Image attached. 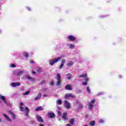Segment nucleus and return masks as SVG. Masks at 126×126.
<instances>
[{
    "mask_svg": "<svg viewBox=\"0 0 126 126\" xmlns=\"http://www.w3.org/2000/svg\"><path fill=\"white\" fill-rule=\"evenodd\" d=\"M41 97H42V94L41 93H39L38 95L34 98V100L38 101V100H39Z\"/></svg>",
    "mask_w": 126,
    "mask_h": 126,
    "instance_id": "obj_15",
    "label": "nucleus"
},
{
    "mask_svg": "<svg viewBox=\"0 0 126 126\" xmlns=\"http://www.w3.org/2000/svg\"><path fill=\"white\" fill-rule=\"evenodd\" d=\"M49 95L47 94H44L43 95V97H48Z\"/></svg>",
    "mask_w": 126,
    "mask_h": 126,
    "instance_id": "obj_42",
    "label": "nucleus"
},
{
    "mask_svg": "<svg viewBox=\"0 0 126 126\" xmlns=\"http://www.w3.org/2000/svg\"><path fill=\"white\" fill-rule=\"evenodd\" d=\"M23 73H24V71H23V70L14 71L15 75H17L18 76H20V75H22Z\"/></svg>",
    "mask_w": 126,
    "mask_h": 126,
    "instance_id": "obj_9",
    "label": "nucleus"
},
{
    "mask_svg": "<svg viewBox=\"0 0 126 126\" xmlns=\"http://www.w3.org/2000/svg\"><path fill=\"white\" fill-rule=\"evenodd\" d=\"M64 106L66 109H70L71 108V106L70 105V103L69 102L65 100L64 102Z\"/></svg>",
    "mask_w": 126,
    "mask_h": 126,
    "instance_id": "obj_5",
    "label": "nucleus"
},
{
    "mask_svg": "<svg viewBox=\"0 0 126 126\" xmlns=\"http://www.w3.org/2000/svg\"><path fill=\"white\" fill-rule=\"evenodd\" d=\"M69 123L71 126H73V124H74V119H71L69 120Z\"/></svg>",
    "mask_w": 126,
    "mask_h": 126,
    "instance_id": "obj_24",
    "label": "nucleus"
},
{
    "mask_svg": "<svg viewBox=\"0 0 126 126\" xmlns=\"http://www.w3.org/2000/svg\"><path fill=\"white\" fill-rule=\"evenodd\" d=\"M122 77V76H119V78H121Z\"/></svg>",
    "mask_w": 126,
    "mask_h": 126,
    "instance_id": "obj_51",
    "label": "nucleus"
},
{
    "mask_svg": "<svg viewBox=\"0 0 126 126\" xmlns=\"http://www.w3.org/2000/svg\"><path fill=\"white\" fill-rule=\"evenodd\" d=\"M65 99H69V98H74V95L72 94H66L64 96Z\"/></svg>",
    "mask_w": 126,
    "mask_h": 126,
    "instance_id": "obj_11",
    "label": "nucleus"
},
{
    "mask_svg": "<svg viewBox=\"0 0 126 126\" xmlns=\"http://www.w3.org/2000/svg\"><path fill=\"white\" fill-rule=\"evenodd\" d=\"M8 113H9V114H10V115H11L12 119H13V120H14V119H16V115H15V114H14V113H12V112H11V111H9Z\"/></svg>",
    "mask_w": 126,
    "mask_h": 126,
    "instance_id": "obj_17",
    "label": "nucleus"
},
{
    "mask_svg": "<svg viewBox=\"0 0 126 126\" xmlns=\"http://www.w3.org/2000/svg\"><path fill=\"white\" fill-rule=\"evenodd\" d=\"M87 82H88V81H85V82H83V85L84 86H87Z\"/></svg>",
    "mask_w": 126,
    "mask_h": 126,
    "instance_id": "obj_31",
    "label": "nucleus"
},
{
    "mask_svg": "<svg viewBox=\"0 0 126 126\" xmlns=\"http://www.w3.org/2000/svg\"><path fill=\"white\" fill-rule=\"evenodd\" d=\"M39 126H44V125L40 124V125H39Z\"/></svg>",
    "mask_w": 126,
    "mask_h": 126,
    "instance_id": "obj_48",
    "label": "nucleus"
},
{
    "mask_svg": "<svg viewBox=\"0 0 126 126\" xmlns=\"http://www.w3.org/2000/svg\"><path fill=\"white\" fill-rule=\"evenodd\" d=\"M45 83H46V81H45V80H43V81L41 82V85L45 84Z\"/></svg>",
    "mask_w": 126,
    "mask_h": 126,
    "instance_id": "obj_38",
    "label": "nucleus"
},
{
    "mask_svg": "<svg viewBox=\"0 0 126 126\" xmlns=\"http://www.w3.org/2000/svg\"><path fill=\"white\" fill-rule=\"evenodd\" d=\"M10 67H16V65H15V64H10Z\"/></svg>",
    "mask_w": 126,
    "mask_h": 126,
    "instance_id": "obj_32",
    "label": "nucleus"
},
{
    "mask_svg": "<svg viewBox=\"0 0 126 126\" xmlns=\"http://www.w3.org/2000/svg\"><path fill=\"white\" fill-rule=\"evenodd\" d=\"M32 74H36V72L33 71H32Z\"/></svg>",
    "mask_w": 126,
    "mask_h": 126,
    "instance_id": "obj_44",
    "label": "nucleus"
},
{
    "mask_svg": "<svg viewBox=\"0 0 126 126\" xmlns=\"http://www.w3.org/2000/svg\"><path fill=\"white\" fill-rule=\"evenodd\" d=\"M66 78L67 80H70L71 79V74L68 73L66 75Z\"/></svg>",
    "mask_w": 126,
    "mask_h": 126,
    "instance_id": "obj_20",
    "label": "nucleus"
},
{
    "mask_svg": "<svg viewBox=\"0 0 126 126\" xmlns=\"http://www.w3.org/2000/svg\"><path fill=\"white\" fill-rule=\"evenodd\" d=\"M63 120H64L65 121L67 120V113H64L63 114Z\"/></svg>",
    "mask_w": 126,
    "mask_h": 126,
    "instance_id": "obj_16",
    "label": "nucleus"
},
{
    "mask_svg": "<svg viewBox=\"0 0 126 126\" xmlns=\"http://www.w3.org/2000/svg\"><path fill=\"white\" fill-rule=\"evenodd\" d=\"M58 114L59 116H62V112H61L60 111H58Z\"/></svg>",
    "mask_w": 126,
    "mask_h": 126,
    "instance_id": "obj_40",
    "label": "nucleus"
},
{
    "mask_svg": "<svg viewBox=\"0 0 126 126\" xmlns=\"http://www.w3.org/2000/svg\"><path fill=\"white\" fill-rule=\"evenodd\" d=\"M2 116L4 117V119L6 120L8 122H10V123H11L12 122V120L8 116V115H6V114H3Z\"/></svg>",
    "mask_w": 126,
    "mask_h": 126,
    "instance_id": "obj_7",
    "label": "nucleus"
},
{
    "mask_svg": "<svg viewBox=\"0 0 126 126\" xmlns=\"http://www.w3.org/2000/svg\"><path fill=\"white\" fill-rule=\"evenodd\" d=\"M0 123H3L2 120H1V118H0Z\"/></svg>",
    "mask_w": 126,
    "mask_h": 126,
    "instance_id": "obj_45",
    "label": "nucleus"
},
{
    "mask_svg": "<svg viewBox=\"0 0 126 126\" xmlns=\"http://www.w3.org/2000/svg\"><path fill=\"white\" fill-rule=\"evenodd\" d=\"M57 82L56 83V85L57 86H60V85H61V74L60 73L57 74Z\"/></svg>",
    "mask_w": 126,
    "mask_h": 126,
    "instance_id": "obj_3",
    "label": "nucleus"
},
{
    "mask_svg": "<svg viewBox=\"0 0 126 126\" xmlns=\"http://www.w3.org/2000/svg\"><path fill=\"white\" fill-rule=\"evenodd\" d=\"M36 120L38 121V122H39L40 123H43L44 122V120H43V118L39 115L36 116Z\"/></svg>",
    "mask_w": 126,
    "mask_h": 126,
    "instance_id": "obj_13",
    "label": "nucleus"
},
{
    "mask_svg": "<svg viewBox=\"0 0 126 126\" xmlns=\"http://www.w3.org/2000/svg\"><path fill=\"white\" fill-rule=\"evenodd\" d=\"M30 63H34V61H31Z\"/></svg>",
    "mask_w": 126,
    "mask_h": 126,
    "instance_id": "obj_43",
    "label": "nucleus"
},
{
    "mask_svg": "<svg viewBox=\"0 0 126 126\" xmlns=\"http://www.w3.org/2000/svg\"><path fill=\"white\" fill-rule=\"evenodd\" d=\"M21 85V84L19 82H14V83H12L10 84V86L12 87H17L18 86H20Z\"/></svg>",
    "mask_w": 126,
    "mask_h": 126,
    "instance_id": "obj_8",
    "label": "nucleus"
},
{
    "mask_svg": "<svg viewBox=\"0 0 126 126\" xmlns=\"http://www.w3.org/2000/svg\"><path fill=\"white\" fill-rule=\"evenodd\" d=\"M0 99L2 101V102H3V103H4L6 104H7V102L6 101V98H5V96L1 94H0Z\"/></svg>",
    "mask_w": 126,
    "mask_h": 126,
    "instance_id": "obj_10",
    "label": "nucleus"
},
{
    "mask_svg": "<svg viewBox=\"0 0 126 126\" xmlns=\"http://www.w3.org/2000/svg\"><path fill=\"white\" fill-rule=\"evenodd\" d=\"M26 8L27 10H29V11H31V8L29 7H26Z\"/></svg>",
    "mask_w": 126,
    "mask_h": 126,
    "instance_id": "obj_37",
    "label": "nucleus"
},
{
    "mask_svg": "<svg viewBox=\"0 0 126 126\" xmlns=\"http://www.w3.org/2000/svg\"><path fill=\"white\" fill-rule=\"evenodd\" d=\"M79 77L81 78H84L85 81H89V78L88 77L87 74H83L79 76Z\"/></svg>",
    "mask_w": 126,
    "mask_h": 126,
    "instance_id": "obj_6",
    "label": "nucleus"
},
{
    "mask_svg": "<svg viewBox=\"0 0 126 126\" xmlns=\"http://www.w3.org/2000/svg\"><path fill=\"white\" fill-rule=\"evenodd\" d=\"M0 9H1V6L0 5Z\"/></svg>",
    "mask_w": 126,
    "mask_h": 126,
    "instance_id": "obj_50",
    "label": "nucleus"
},
{
    "mask_svg": "<svg viewBox=\"0 0 126 126\" xmlns=\"http://www.w3.org/2000/svg\"><path fill=\"white\" fill-rule=\"evenodd\" d=\"M24 104H23V102H21L20 103V107H23Z\"/></svg>",
    "mask_w": 126,
    "mask_h": 126,
    "instance_id": "obj_39",
    "label": "nucleus"
},
{
    "mask_svg": "<svg viewBox=\"0 0 126 126\" xmlns=\"http://www.w3.org/2000/svg\"><path fill=\"white\" fill-rule=\"evenodd\" d=\"M65 88L66 90H72V87L69 85H67Z\"/></svg>",
    "mask_w": 126,
    "mask_h": 126,
    "instance_id": "obj_21",
    "label": "nucleus"
},
{
    "mask_svg": "<svg viewBox=\"0 0 126 126\" xmlns=\"http://www.w3.org/2000/svg\"><path fill=\"white\" fill-rule=\"evenodd\" d=\"M66 126H71V125L70 124H67Z\"/></svg>",
    "mask_w": 126,
    "mask_h": 126,
    "instance_id": "obj_47",
    "label": "nucleus"
},
{
    "mask_svg": "<svg viewBox=\"0 0 126 126\" xmlns=\"http://www.w3.org/2000/svg\"><path fill=\"white\" fill-rule=\"evenodd\" d=\"M65 63V59H63L62 60V61L61 62V63L59 66V69H62L63 67V65Z\"/></svg>",
    "mask_w": 126,
    "mask_h": 126,
    "instance_id": "obj_12",
    "label": "nucleus"
},
{
    "mask_svg": "<svg viewBox=\"0 0 126 126\" xmlns=\"http://www.w3.org/2000/svg\"><path fill=\"white\" fill-rule=\"evenodd\" d=\"M103 94V93H100L98 94V95H102Z\"/></svg>",
    "mask_w": 126,
    "mask_h": 126,
    "instance_id": "obj_46",
    "label": "nucleus"
},
{
    "mask_svg": "<svg viewBox=\"0 0 126 126\" xmlns=\"http://www.w3.org/2000/svg\"><path fill=\"white\" fill-rule=\"evenodd\" d=\"M87 91L89 94H91V90H90V88H89V87H87Z\"/></svg>",
    "mask_w": 126,
    "mask_h": 126,
    "instance_id": "obj_27",
    "label": "nucleus"
},
{
    "mask_svg": "<svg viewBox=\"0 0 126 126\" xmlns=\"http://www.w3.org/2000/svg\"><path fill=\"white\" fill-rule=\"evenodd\" d=\"M24 78L25 79H28L30 81H31L32 82H34L35 81V78L32 77L31 76L28 75H25L24 76Z\"/></svg>",
    "mask_w": 126,
    "mask_h": 126,
    "instance_id": "obj_2",
    "label": "nucleus"
},
{
    "mask_svg": "<svg viewBox=\"0 0 126 126\" xmlns=\"http://www.w3.org/2000/svg\"><path fill=\"white\" fill-rule=\"evenodd\" d=\"M35 111H36V112H38V111H44V108L41 106H38V107L35 108Z\"/></svg>",
    "mask_w": 126,
    "mask_h": 126,
    "instance_id": "obj_18",
    "label": "nucleus"
},
{
    "mask_svg": "<svg viewBox=\"0 0 126 126\" xmlns=\"http://www.w3.org/2000/svg\"><path fill=\"white\" fill-rule=\"evenodd\" d=\"M30 93V91H28L26 93H23V95H29V94Z\"/></svg>",
    "mask_w": 126,
    "mask_h": 126,
    "instance_id": "obj_30",
    "label": "nucleus"
},
{
    "mask_svg": "<svg viewBox=\"0 0 126 126\" xmlns=\"http://www.w3.org/2000/svg\"><path fill=\"white\" fill-rule=\"evenodd\" d=\"M25 110L26 116H27L28 117V113H29V109L28 108V107H26Z\"/></svg>",
    "mask_w": 126,
    "mask_h": 126,
    "instance_id": "obj_25",
    "label": "nucleus"
},
{
    "mask_svg": "<svg viewBox=\"0 0 126 126\" xmlns=\"http://www.w3.org/2000/svg\"><path fill=\"white\" fill-rule=\"evenodd\" d=\"M20 110L21 112H24V111H25V108L23 106H20Z\"/></svg>",
    "mask_w": 126,
    "mask_h": 126,
    "instance_id": "obj_28",
    "label": "nucleus"
},
{
    "mask_svg": "<svg viewBox=\"0 0 126 126\" xmlns=\"http://www.w3.org/2000/svg\"><path fill=\"white\" fill-rule=\"evenodd\" d=\"M93 104L91 103V102H89L88 105L89 109L92 110L93 109Z\"/></svg>",
    "mask_w": 126,
    "mask_h": 126,
    "instance_id": "obj_22",
    "label": "nucleus"
},
{
    "mask_svg": "<svg viewBox=\"0 0 126 126\" xmlns=\"http://www.w3.org/2000/svg\"><path fill=\"white\" fill-rule=\"evenodd\" d=\"M95 124H96V122L94 121L91 122L90 123V125L91 126H95Z\"/></svg>",
    "mask_w": 126,
    "mask_h": 126,
    "instance_id": "obj_29",
    "label": "nucleus"
},
{
    "mask_svg": "<svg viewBox=\"0 0 126 126\" xmlns=\"http://www.w3.org/2000/svg\"><path fill=\"white\" fill-rule=\"evenodd\" d=\"M104 122H105L104 119H100L99 120V123H100L101 124H103L104 123Z\"/></svg>",
    "mask_w": 126,
    "mask_h": 126,
    "instance_id": "obj_34",
    "label": "nucleus"
},
{
    "mask_svg": "<svg viewBox=\"0 0 126 126\" xmlns=\"http://www.w3.org/2000/svg\"><path fill=\"white\" fill-rule=\"evenodd\" d=\"M61 60H62V57L51 59L49 60V63L50 65L53 66L56 63H59Z\"/></svg>",
    "mask_w": 126,
    "mask_h": 126,
    "instance_id": "obj_1",
    "label": "nucleus"
},
{
    "mask_svg": "<svg viewBox=\"0 0 126 126\" xmlns=\"http://www.w3.org/2000/svg\"><path fill=\"white\" fill-rule=\"evenodd\" d=\"M79 109H82V108L83 107L82 104H79Z\"/></svg>",
    "mask_w": 126,
    "mask_h": 126,
    "instance_id": "obj_41",
    "label": "nucleus"
},
{
    "mask_svg": "<svg viewBox=\"0 0 126 126\" xmlns=\"http://www.w3.org/2000/svg\"><path fill=\"white\" fill-rule=\"evenodd\" d=\"M71 65H73V61H69L67 63V66H71Z\"/></svg>",
    "mask_w": 126,
    "mask_h": 126,
    "instance_id": "obj_23",
    "label": "nucleus"
},
{
    "mask_svg": "<svg viewBox=\"0 0 126 126\" xmlns=\"http://www.w3.org/2000/svg\"><path fill=\"white\" fill-rule=\"evenodd\" d=\"M23 56H24V57H25V58H27V59H28L29 54H28V52H24L23 53Z\"/></svg>",
    "mask_w": 126,
    "mask_h": 126,
    "instance_id": "obj_26",
    "label": "nucleus"
},
{
    "mask_svg": "<svg viewBox=\"0 0 126 126\" xmlns=\"http://www.w3.org/2000/svg\"><path fill=\"white\" fill-rule=\"evenodd\" d=\"M48 116L49 118H51V119H55V118H56V115H55L53 112L49 113Z\"/></svg>",
    "mask_w": 126,
    "mask_h": 126,
    "instance_id": "obj_14",
    "label": "nucleus"
},
{
    "mask_svg": "<svg viewBox=\"0 0 126 126\" xmlns=\"http://www.w3.org/2000/svg\"><path fill=\"white\" fill-rule=\"evenodd\" d=\"M57 103L58 105H62V100L61 99H59Z\"/></svg>",
    "mask_w": 126,
    "mask_h": 126,
    "instance_id": "obj_33",
    "label": "nucleus"
},
{
    "mask_svg": "<svg viewBox=\"0 0 126 126\" xmlns=\"http://www.w3.org/2000/svg\"><path fill=\"white\" fill-rule=\"evenodd\" d=\"M87 126V125H85V126Z\"/></svg>",
    "mask_w": 126,
    "mask_h": 126,
    "instance_id": "obj_52",
    "label": "nucleus"
},
{
    "mask_svg": "<svg viewBox=\"0 0 126 126\" xmlns=\"http://www.w3.org/2000/svg\"><path fill=\"white\" fill-rule=\"evenodd\" d=\"M94 103H95V99H94L91 100V104H94Z\"/></svg>",
    "mask_w": 126,
    "mask_h": 126,
    "instance_id": "obj_35",
    "label": "nucleus"
},
{
    "mask_svg": "<svg viewBox=\"0 0 126 126\" xmlns=\"http://www.w3.org/2000/svg\"><path fill=\"white\" fill-rule=\"evenodd\" d=\"M67 46L68 47V48H69V49H74V48H75V45L71 43L68 44L67 45Z\"/></svg>",
    "mask_w": 126,
    "mask_h": 126,
    "instance_id": "obj_19",
    "label": "nucleus"
},
{
    "mask_svg": "<svg viewBox=\"0 0 126 126\" xmlns=\"http://www.w3.org/2000/svg\"><path fill=\"white\" fill-rule=\"evenodd\" d=\"M50 85L53 86L54 85V82L53 81H50L49 83Z\"/></svg>",
    "mask_w": 126,
    "mask_h": 126,
    "instance_id": "obj_36",
    "label": "nucleus"
},
{
    "mask_svg": "<svg viewBox=\"0 0 126 126\" xmlns=\"http://www.w3.org/2000/svg\"><path fill=\"white\" fill-rule=\"evenodd\" d=\"M1 32H2L1 30H0V33H1Z\"/></svg>",
    "mask_w": 126,
    "mask_h": 126,
    "instance_id": "obj_49",
    "label": "nucleus"
},
{
    "mask_svg": "<svg viewBox=\"0 0 126 126\" xmlns=\"http://www.w3.org/2000/svg\"><path fill=\"white\" fill-rule=\"evenodd\" d=\"M67 38L69 41H71L72 42H74L76 41V37L73 35H68Z\"/></svg>",
    "mask_w": 126,
    "mask_h": 126,
    "instance_id": "obj_4",
    "label": "nucleus"
}]
</instances>
